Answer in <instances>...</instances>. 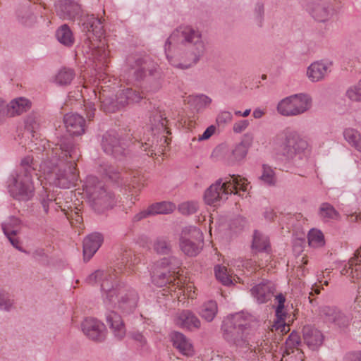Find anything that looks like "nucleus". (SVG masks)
<instances>
[{"instance_id": "21", "label": "nucleus", "mask_w": 361, "mask_h": 361, "mask_svg": "<svg viewBox=\"0 0 361 361\" xmlns=\"http://www.w3.org/2000/svg\"><path fill=\"white\" fill-rule=\"evenodd\" d=\"M63 122L67 131L72 135H80L85 133V121L76 113H69L64 116Z\"/></svg>"}, {"instance_id": "23", "label": "nucleus", "mask_w": 361, "mask_h": 361, "mask_svg": "<svg viewBox=\"0 0 361 361\" xmlns=\"http://www.w3.org/2000/svg\"><path fill=\"white\" fill-rule=\"evenodd\" d=\"M28 0L16 10V20L21 25L26 27H32L37 22V16L33 13L31 1Z\"/></svg>"}, {"instance_id": "13", "label": "nucleus", "mask_w": 361, "mask_h": 361, "mask_svg": "<svg viewBox=\"0 0 361 361\" xmlns=\"http://www.w3.org/2000/svg\"><path fill=\"white\" fill-rule=\"evenodd\" d=\"M42 118L38 113L32 112L25 119V129L31 134V140L28 147L37 156L45 152L48 147H54L56 144H50L45 138H42L39 131L41 128Z\"/></svg>"}, {"instance_id": "17", "label": "nucleus", "mask_w": 361, "mask_h": 361, "mask_svg": "<svg viewBox=\"0 0 361 361\" xmlns=\"http://www.w3.org/2000/svg\"><path fill=\"white\" fill-rule=\"evenodd\" d=\"M251 295L258 304L267 303L276 291L275 283L267 279H263L250 289Z\"/></svg>"}, {"instance_id": "57", "label": "nucleus", "mask_w": 361, "mask_h": 361, "mask_svg": "<svg viewBox=\"0 0 361 361\" xmlns=\"http://www.w3.org/2000/svg\"><path fill=\"white\" fill-rule=\"evenodd\" d=\"M349 262V268L351 269L350 275L352 279H361V263L359 262H355L353 265Z\"/></svg>"}, {"instance_id": "38", "label": "nucleus", "mask_w": 361, "mask_h": 361, "mask_svg": "<svg viewBox=\"0 0 361 361\" xmlns=\"http://www.w3.org/2000/svg\"><path fill=\"white\" fill-rule=\"evenodd\" d=\"M152 215L168 214L173 212L175 205L170 202H159L149 206Z\"/></svg>"}, {"instance_id": "19", "label": "nucleus", "mask_w": 361, "mask_h": 361, "mask_svg": "<svg viewBox=\"0 0 361 361\" xmlns=\"http://www.w3.org/2000/svg\"><path fill=\"white\" fill-rule=\"evenodd\" d=\"M79 25L82 31L87 35L92 33L97 37H101L104 32L102 20L94 15L81 16Z\"/></svg>"}, {"instance_id": "12", "label": "nucleus", "mask_w": 361, "mask_h": 361, "mask_svg": "<svg viewBox=\"0 0 361 361\" xmlns=\"http://www.w3.org/2000/svg\"><path fill=\"white\" fill-rule=\"evenodd\" d=\"M312 99L306 93L292 94L283 99L277 105L278 112L284 116L301 115L310 110Z\"/></svg>"}, {"instance_id": "62", "label": "nucleus", "mask_w": 361, "mask_h": 361, "mask_svg": "<svg viewBox=\"0 0 361 361\" xmlns=\"http://www.w3.org/2000/svg\"><path fill=\"white\" fill-rule=\"evenodd\" d=\"M343 361H361V352H350L345 355Z\"/></svg>"}, {"instance_id": "14", "label": "nucleus", "mask_w": 361, "mask_h": 361, "mask_svg": "<svg viewBox=\"0 0 361 361\" xmlns=\"http://www.w3.org/2000/svg\"><path fill=\"white\" fill-rule=\"evenodd\" d=\"M11 196L18 201L27 202L35 195L33 179L11 173L6 181Z\"/></svg>"}, {"instance_id": "40", "label": "nucleus", "mask_w": 361, "mask_h": 361, "mask_svg": "<svg viewBox=\"0 0 361 361\" xmlns=\"http://www.w3.org/2000/svg\"><path fill=\"white\" fill-rule=\"evenodd\" d=\"M259 179L267 186H274L277 181L274 169L267 164L262 165V173Z\"/></svg>"}, {"instance_id": "25", "label": "nucleus", "mask_w": 361, "mask_h": 361, "mask_svg": "<svg viewBox=\"0 0 361 361\" xmlns=\"http://www.w3.org/2000/svg\"><path fill=\"white\" fill-rule=\"evenodd\" d=\"M38 164L35 161L32 154H27L23 157L20 161L19 166L13 173L33 179V176L37 175L36 171Z\"/></svg>"}, {"instance_id": "50", "label": "nucleus", "mask_w": 361, "mask_h": 361, "mask_svg": "<svg viewBox=\"0 0 361 361\" xmlns=\"http://www.w3.org/2000/svg\"><path fill=\"white\" fill-rule=\"evenodd\" d=\"M14 307V295L1 292V310L11 311Z\"/></svg>"}, {"instance_id": "16", "label": "nucleus", "mask_w": 361, "mask_h": 361, "mask_svg": "<svg viewBox=\"0 0 361 361\" xmlns=\"http://www.w3.org/2000/svg\"><path fill=\"white\" fill-rule=\"evenodd\" d=\"M306 9L319 22L328 20L332 13L329 0H308Z\"/></svg>"}, {"instance_id": "18", "label": "nucleus", "mask_w": 361, "mask_h": 361, "mask_svg": "<svg viewBox=\"0 0 361 361\" xmlns=\"http://www.w3.org/2000/svg\"><path fill=\"white\" fill-rule=\"evenodd\" d=\"M82 331L90 339L102 342L106 337V328L104 324L94 318H87L81 324Z\"/></svg>"}, {"instance_id": "48", "label": "nucleus", "mask_w": 361, "mask_h": 361, "mask_svg": "<svg viewBox=\"0 0 361 361\" xmlns=\"http://www.w3.org/2000/svg\"><path fill=\"white\" fill-rule=\"evenodd\" d=\"M212 103V99L205 94H199L193 99V104L197 111L204 109Z\"/></svg>"}, {"instance_id": "9", "label": "nucleus", "mask_w": 361, "mask_h": 361, "mask_svg": "<svg viewBox=\"0 0 361 361\" xmlns=\"http://www.w3.org/2000/svg\"><path fill=\"white\" fill-rule=\"evenodd\" d=\"M180 264L179 259L173 256L157 261L152 268V282L159 287L167 283H175L178 273L177 269Z\"/></svg>"}, {"instance_id": "22", "label": "nucleus", "mask_w": 361, "mask_h": 361, "mask_svg": "<svg viewBox=\"0 0 361 361\" xmlns=\"http://www.w3.org/2000/svg\"><path fill=\"white\" fill-rule=\"evenodd\" d=\"M304 342L312 350H317L323 343L324 336L317 329L310 326H305L302 329Z\"/></svg>"}, {"instance_id": "31", "label": "nucleus", "mask_w": 361, "mask_h": 361, "mask_svg": "<svg viewBox=\"0 0 361 361\" xmlns=\"http://www.w3.org/2000/svg\"><path fill=\"white\" fill-rule=\"evenodd\" d=\"M106 322L112 329L114 336L118 340L126 335V328L121 317L114 311H110L106 315Z\"/></svg>"}, {"instance_id": "46", "label": "nucleus", "mask_w": 361, "mask_h": 361, "mask_svg": "<svg viewBox=\"0 0 361 361\" xmlns=\"http://www.w3.org/2000/svg\"><path fill=\"white\" fill-rule=\"evenodd\" d=\"M1 228L3 230L4 235H6L8 240L11 243V244L19 251L25 252V250H24L23 247L20 246V242L19 241L18 238L16 236L17 231L15 229L10 231L6 227H2Z\"/></svg>"}, {"instance_id": "35", "label": "nucleus", "mask_w": 361, "mask_h": 361, "mask_svg": "<svg viewBox=\"0 0 361 361\" xmlns=\"http://www.w3.org/2000/svg\"><path fill=\"white\" fill-rule=\"evenodd\" d=\"M318 215L323 222H329L332 220H337L340 217L338 212L328 202H323L321 204Z\"/></svg>"}, {"instance_id": "26", "label": "nucleus", "mask_w": 361, "mask_h": 361, "mask_svg": "<svg viewBox=\"0 0 361 361\" xmlns=\"http://www.w3.org/2000/svg\"><path fill=\"white\" fill-rule=\"evenodd\" d=\"M176 324L188 330L197 329L200 327L201 322L197 317L188 310H183L177 314Z\"/></svg>"}, {"instance_id": "3", "label": "nucleus", "mask_w": 361, "mask_h": 361, "mask_svg": "<svg viewBox=\"0 0 361 361\" xmlns=\"http://www.w3.org/2000/svg\"><path fill=\"white\" fill-rule=\"evenodd\" d=\"M85 282L90 285L100 284L103 302L107 308L117 305L123 312L129 314L137 307V292L133 289L120 287L111 269L106 271L96 270L85 279Z\"/></svg>"}, {"instance_id": "52", "label": "nucleus", "mask_w": 361, "mask_h": 361, "mask_svg": "<svg viewBox=\"0 0 361 361\" xmlns=\"http://www.w3.org/2000/svg\"><path fill=\"white\" fill-rule=\"evenodd\" d=\"M179 209L182 214L190 215L195 214L198 209V203L197 202H186L182 203Z\"/></svg>"}, {"instance_id": "5", "label": "nucleus", "mask_w": 361, "mask_h": 361, "mask_svg": "<svg viewBox=\"0 0 361 361\" xmlns=\"http://www.w3.org/2000/svg\"><path fill=\"white\" fill-rule=\"evenodd\" d=\"M83 190L90 206L97 213L113 208L117 202L114 193L94 176H87Z\"/></svg>"}, {"instance_id": "11", "label": "nucleus", "mask_w": 361, "mask_h": 361, "mask_svg": "<svg viewBox=\"0 0 361 361\" xmlns=\"http://www.w3.org/2000/svg\"><path fill=\"white\" fill-rule=\"evenodd\" d=\"M102 97H100L101 109L105 113L109 114L120 111L128 105L138 103L144 98L142 92L129 87L121 90L115 98L104 97V94Z\"/></svg>"}, {"instance_id": "43", "label": "nucleus", "mask_w": 361, "mask_h": 361, "mask_svg": "<svg viewBox=\"0 0 361 361\" xmlns=\"http://www.w3.org/2000/svg\"><path fill=\"white\" fill-rule=\"evenodd\" d=\"M345 140L352 146L356 149L361 145L360 134L359 132L353 128H347L343 132Z\"/></svg>"}, {"instance_id": "60", "label": "nucleus", "mask_w": 361, "mask_h": 361, "mask_svg": "<svg viewBox=\"0 0 361 361\" xmlns=\"http://www.w3.org/2000/svg\"><path fill=\"white\" fill-rule=\"evenodd\" d=\"M84 107L87 118L89 120H92L94 118L96 111L94 103L90 101L85 102Z\"/></svg>"}, {"instance_id": "53", "label": "nucleus", "mask_w": 361, "mask_h": 361, "mask_svg": "<svg viewBox=\"0 0 361 361\" xmlns=\"http://www.w3.org/2000/svg\"><path fill=\"white\" fill-rule=\"evenodd\" d=\"M103 173L112 181L119 183L121 174L118 170L111 166H106L103 169Z\"/></svg>"}, {"instance_id": "64", "label": "nucleus", "mask_w": 361, "mask_h": 361, "mask_svg": "<svg viewBox=\"0 0 361 361\" xmlns=\"http://www.w3.org/2000/svg\"><path fill=\"white\" fill-rule=\"evenodd\" d=\"M300 343V337L296 333L292 332L288 336L286 344L289 346H295Z\"/></svg>"}, {"instance_id": "15", "label": "nucleus", "mask_w": 361, "mask_h": 361, "mask_svg": "<svg viewBox=\"0 0 361 361\" xmlns=\"http://www.w3.org/2000/svg\"><path fill=\"white\" fill-rule=\"evenodd\" d=\"M101 145L103 151L116 159H121L127 153L125 141L115 130H109L102 136Z\"/></svg>"}, {"instance_id": "41", "label": "nucleus", "mask_w": 361, "mask_h": 361, "mask_svg": "<svg viewBox=\"0 0 361 361\" xmlns=\"http://www.w3.org/2000/svg\"><path fill=\"white\" fill-rule=\"evenodd\" d=\"M308 242L310 246L322 247L325 243L324 234L321 231L312 228L308 233Z\"/></svg>"}, {"instance_id": "4", "label": "nucleus", "mask_w": 361, "mask_h": 361, "mask_svg": "<svg viewBox=\"0 0 361 361\" xmlns=\"http://www.w3.org/2000/svg\"><path fill=\"white\" fill-rule=\"evenodd\" d=\"M130 74L133 79L142 82V88L147 92H157L164 80L161 68L158 63L148 56L135 57L130 63Z\"/></svg>"}, {"instance_id": "33", "label": "nucleus", "mask_w": 361, "mask_h": 361, "mask_svg": "<svg viewBox=\"0 0 361 361\" xmlns=\"http://www.w3.org/2000/svg\"><path fill=\"white\" fill-rule=\"evenodd\" d=\"M270 247L269 239L267 235L255 230L253 233L252 242V251L255 253L268 252Z\"/></svg>"}, {"instance_id": "27", "label": "nucleus", "mask_w": 361, "mask_h": 361, "mask_svg": "<svg viewBox=\"0 0 361 361\" xmlns=\"http://www.w3.org/2000/svg\"><path fill=\"white\" fill-rule=\"evenodd\" d=\"M137 259L134 257L133 259V253L130 250H124L121 254L119 257L117 259V262L115 264V267L114 269H106L105 270H102L103 271H106L109 270L113 271V274L116 276V281H117L118 274L122 273L124 269H130L131 265H133L136 263Z\"/></svg>"}, {"instance_id": "39", "label": "nucleus", "mask_w": 361, "mask_h": 361, "mask_svg": "<svg viewBox=\"0 0 361 361\" xmlns=\"http://www.w3.org/2000/svg\"><path fill=\"white\" fill-rule=\"evenodd\" d=\"M75 77L74 71L71 68H63L56 74L55 81L61 86L70 85Z\"/></svg>"}, {"instance_id": "20", "label": "nucleus", "mask_w": 361, "mask_h": 361, "mask_svg": "<svg viewBox=\"0 0 361 361\" xmlns=\"http://www.w3.org/2000/svg\"><path fill=\"white\" fill-rule=\"evenodd\" d=\"M56 8L58 15L66 20H73L81 12L80 5L73 0H60Z\"/></svg>"}, {"instance_id": "44", "label": "nucleus", "mask_w": 361, "mask_h": 361, "mask_svg": "<svg viewBox=\"0 0 361 361\" xmlns=\"http://www.w3.org/2000/svg\"><path fill=\"white\" fill-rule=\"evenodd\" d=\"M154 250L161 255H168L171 252V243L164 237L157 238L154 243Z\"/></svg>"}, {"instance_id": "49", "label": "nucleus", "mask_w": 361, "mask_h": 361, "mask_svg": "<svg viewBox=\"0 0 361 361\" xmlns=\"http://www.w3.org/2000/svg\"><path fill=\"white\" fill-rule=\"evenodd\" d=\"M345 94L351 101L361 102V80L356 85L350 87Z\"/></svg>"}, {"instance_id": "58", "label": "nucleus", "mask_w": 361, "mask_h": 361, "mask_svg": "<svg viewBox=\"0 0 361 361\" xmlns=\"http://www.w3.org/2000/svg\"><path fill=\"white\" fill-rule=\"evenodd\" d=\"M150 121L152 122V125L155 126L156 127L161 126L162 128H164L166 124V118H163L162 115L158 112L154 114L153 117L150 118Z\"/></svg>"}, {"instance_id": "24", "label": "nucleus", "mask_w": 361, "mask_h": 361, "mask_svg": "<svg viewBox=\"0 0 361 361\" xmlns=\"http://www.w3.org/2000/svg\"><path fill=\"white\" fill-rule=\"evenodd\" d=\"M102 235L99 233H94L87 235L83 240V257L88 261L95 254L102 245Z\"/></svg>"}, {"instance_id": "42", "label": "nucleus", "mask_w": 361, "mask_h": 361, "mask_svg": "<svg viewBox=\"0 0 361 361\" xmlns=\"http://www.w3.org/2000/svg\"><path fill=\"white\" fill-rule=\"evenodd\" d=\"M338 310L335 306L324 305L319 307V314L326 322L332 323L333 320H335Z\"/></svg>"}, {"instance_id": "32", "label": "nucleus", "mask_w": 361, "mask_h": 361, "mask_svg": "<svg viewBox=\"0 0 361 361\" xmlns=\"http://www.w3.org/2000/svg\"><path fill=\"white\" fill-rule=\"evenodd\" d=\"M30 102L25 98L20 97L11 101L6 106V116L13 117L27 111L30 108Z\"/></svg>"}, {"instance_id": "37", "label": "nucleus", "mask_w": 361, "mask_h": 361, "mask_svg": "<svg viewBox=\"0 0 361 361\" xmlns=\"http://www.w3.org/2000/svg\"><path fill=\"white\" fill-rule=\"evenodd\" d=\"M217 312L218 305L216 302L214 300H209L202 304L200 307L199 314L202 319L210 322L214 319Z\"/></svg>"}, {"instance_id": "47", "label": "nucleus", "mask_w": 361, "mask_h": 361, "mask_svg": "<svg viewBox=\"0 0 361 361\" xmlns=\"http://www.w3.org/2000/svg\"><path fill=\"white\" fill-rule=\"evenodd\" d=\"M253 18L255 23L258 27L263 25L264 20V4L261 1H258L255 5L253 10Z\"/></svg>"}, {"instance_id": "51", "label": "nucleus", "mask_w": 361, "mask_h": 361, "mask_svg": "<svg viewBox=\"0 0 361 361\" xmlns=\"http://www.w3.org/2000/svg\"><path fill=\"white\" fill-rule=\"evenodd\" d=\"M332 324H334L340 329H343L349 325L350 318L345 313L338 310L335 320H333Z\"/></svg>"}, {"instance_id": "54", "label": "nucleus", "mask_w": 361, "mask_h": 361, "mask_svg": "<svg viewBox=\"0 0 361 361\" xmlns=\"http://www.w3.org/2000/svg\"><path fill=\"white\" fill-rule=\"evenodd\" d=\"M33 258L43 265L49 263V257L42 248H37L32 252Z\"/></svg>"}, {"instance_id": "1", "label": "nucleus", "mask_w": 361, "mask_h": 361, "mask_svg": "<svg viewBox=\"0 0 361 361\" xmlns=\"http://www.w3.org/2000/svg\"><path fill=\"white\" fill-rule=\"evenodd\" d=\"M80 157V150L73 138H63L45 152L37 156L42 171L51 183L61 188H69L75 185L78 174L76 161Z\"/></svg>"}, {"instance_id": "56", "label": "nucleus", "mask_w": 361, "mask_h": 361, "mask_svg": "<svg viewBox=\"0 0 361 361\" xmlns=\"http://www.w3.org/2000/svg\"><path fill=\"white\" fill-rule=\"evenodd\" d=\"M293 355L287 353L286 355H283L281 361H303V353L296 349L295 351H293Z\"/></svg>"}, {"instance_id": "29", "label": "nucleus", "mask_w": 361, "mask_h": 361, "mask_svg": "<svg viewBox=\"0 0 361 361\" xmlns=\"http://www.w3.org/2000/svg\"><path fill=\"white\" fill-rule=\"evenodd\" d=\"M173 347L184 355L192 356L194 353L193 346L190 340L182 333L174 331L171 334Z\"/></svg>"}, {"instance_id": "45", "label": "nucleus", "mask_w": 361, "mask_h": 361, "mask_svg": "<svg viewBox=\"0 0 361 361\" xmlns=\"http://www.w3.org/2000/svg\"><path fill=\"white\" fill-rule=\"evenodd\" d=\"M214 274L216 279L225 286H228L232 283L230 276L227 273L226 267L221 265H216L214 267Z\"/></svg>"}, {"instance_id": "61", "label": "nucleus", "mask_w": 361, "mask_h": 361, "mask_svg": "<svg viewBox=\"0 0 361 361\" xmlns=\"http://www.w3.org/2000/svg\"><path fill=\"white\" fill-rule=\"evenodd\" d=\"M247 120H240L233 124V130L235 133H240L244 131L249 126Z\"/></svg>"}, {"instance_id": "2", "label": "nucleus", "mask_w": 361, "mask_h": 361, "mask_svg": "<svg viewBox=\"0 0 361 361\" xmlns=\"http://www.w3.org/2000/svg\"><path fill=\"white\" fill-rule=\"evenodd\" d=\"M164 51L173 66L188 69L203 57L207 51V41L198 28L181 25L166 39Z\"/></svg>"}, {"instance_id": "55", "label": "nucleus", "mask_w": 361, "mask_h": 361, "mask_svg": "<svg viewBox=\"0 0 361 361\" xmlns=\"http://www.w3.org/2000/svg\"><path fill=\"white\" fill-rule=\"evenodd\" d=\"M233 119V116L230 111H223L219 114L216 117V123L218 126H224L228 123H230Z\"/></svg>"}, {"instance_id": "30", "label": "nucleus", "mask_w": 361, "mask_h": 361, "mask_svg": "<svg viewBox=\"0 0 361 361\" xmlns=\"http://www.w3.org/2000/svg\"><path fill=\"white\" fill-rule=\"evenodd\" d=\"M200 234V239H190L186 237H181L180 239V247L181 250L188 256L195 257L197 255L203 247L202 234Z\"/></svg>"}, {"instance_id": "63", "label": "nucleus", "mask_w": 361, "mask_h": 361, "mask_svg": "<svg viewBox=\"0 0 361 361\" xmlns=\"http://www.w3.org/2000/svg\"><path fill=\"white\" fill-rule=\"evenodd\" d=\"M149 216H152L151 212H149V208L148 207L146 210H143L137 214H136L133 218V221L134 222L140 221Z\"/></svg>"}, {"instance_id": "6", "label": "nucleus", "mask_w": 361, "mask_h": 361, "mask_svg": "<svg viewBox=\"0 0 361 361\" xmlns=\"http://www.w3.org/2000/svg\"><path fill=\"white\" fill-rule=\"evenodd\" d=\"M245 178L240 176L230 175L229 177L222 179L219 178L212 184L204 192V200L207 204L216 206L221 202L226 201L228 195L235 193L238 194V190L243 192L247 189L248 183Z\"/></svg>"}, {"instance_id": "10", "label": "nucleus", "mask_w": 361, "mask_h": 361, "mask_svg": "<svg viewBox=\"0 0 361 361\" xmlns=\"http://www.w3.org/2000/svg\"><path fill=\"white\" fill-rule=\"evenodd\" d=\"M252 141L253 135L251 133H245L242 140L231 149H228L225 144H221L216 147L212 152V156L221 157L226 164L234 165L246 157Z\"/></svg>"}, {"instance_id": "34", "label": "nucleus", "mask_w": 361, "mask_h": 361, "mask_svg": "<svg viewBox=\"0 0 361 361\" xmlns=\"http://www.w3.org/2000/svg\"><path fill=\"white\" fill-rule=\"evenodd\" d=\"M55 35L57 40L66 47H70L74 44L73 34L70 27L66 24L61 25L56 30Z\"/></svg>"}, {"instance_id": "59", "label": "nucleus", "mask_w": 361, "mask_h": 361, "mask_svg": "<svg viewBox=\"0 0 361 361\" xmlns=\"http://www.w3.org/2000/svg\"><path fill=\"white\" fill-rule=\"evenodd\" d=\"M43 193L40 194V202L42 205L43 209L46 214L49 212V204L52 202L53 198L49 197V195H46V192L43 191Z\"/></svg>"}, {"instance_id": "36", "label": "nucleus", "mask_w": 361, "mask_h": 361, "mask_svg": "<svg viewBox=\"0 0 361 361\" xmlns=\"http://www.w3.org/2000/svg\"><path fill=\"white\" fill-rule=\"evenodd\" d=\"M275 300L277 302L275 310V314L277 319L276 322L281 324L282 327L281 331H283L286 329L285 319L287 315L286 312L284 310L286 297L283 294L279 293L275 296Z\"/></svg>"}, {"instance_id": "8", "label": "nucleus", "mask_w": 361, "mask_h": 361, "mask_svg": "<svg viewBox=\"0 0 361 361\" xmlns=\"http://www.w3.org/2000/svg\"><path fill=\"white\" fill-rule=\"evenodd\" d=\"M275 143L279 147L280 153L286 159L290 160L295 157L302 158L307 149V142L296 132L284 130L279 133L275 138Z\"/></svg>"}, {"instance_id": "28", "label": "nucleus", "mask_w": 361, "mask_h": 361, "mask_svg": "<svg viewBox=\"0 0 361 361\" xmlns=\"http://www.w3.org/2000/svg\"><path fill=\"white\" fill-rule=\"evenodd\" d=\"M331 64L323 61L312 63L307 70L308 78L313 82L323 80L327 75Z\"/></svg>"}, {"instance_id": "7", "label": "nucleus", "mask_w": 361, "mask_h": 361, "mask_svg": "<svg viewBox=\"0 0 361 361\" xmlns=\"http://www.w3.org/2000/svg\"><path fill=\"white\" fill-rule=\"evenodd\" d=\"M221 329L223 338L230 345L240 348L249 345L250 324L242 313L226 317L222 322Z\"/></svg>"}]
</instances>
